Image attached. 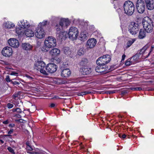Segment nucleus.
<instances>
[{
    "mask_svg": "<svg viewBox=\"0 0 154 154\" xmlns=\"http://www.w3.org/2000/svg\"><path fill=\"white\" fill-rule=\"evenodd\" d=\"M124 13L128 16H131L134 11V6L133 3L130 1H125L123 5Z\"/></svg>",
    "mask_w": 154,
    "mask_h": 154,
    "instance_id": "1",
    "label": "nucleus"
},
{
    "mask_svg": "<svg viewBox=\"0 0 154 154\" xmlns=\"http://www.w3.org/2000/svg\"><path fill=\"white\" fill-rule=\"evenodd\" d=\"M45 44V47L43 48L42 51L45 52H46L48 51L46 48H52L56 46L57 45L56 39L52 36H49L46 38Z\"/></svg>",
    "mask_w": 154,
    "mask_h": 154,
    "instance_id": "2",
    "label": "nucleus"
},
{
    "mask_svg": "<svg viewBox=\"0 0 154 154\" xmlns=\"http://www.w3.org/2000/svg\"><path fill=\"white\" fill-rule=\"evenodd\" d=\"M147 20H143L142 23L145 30L147 33L151 32L153 30V24L152 21L148 17Z\"/></svg>",
    "mask_w": 154,
    "mask_h": 154,
    "instance_id": "3",
    "label": "nucleus"
},
{
    "mask_svg": "<svg viewBox=\"0 0 154 154\" xmlns=\"http://www.w3.org/2000/svg\"><path fill=\"white\" fill-rule=\"evenodd\" d=\"M109 55H106L99 57L96 60L97 65H106L111 60Z\"/></svg>",
    "mask_w": 154,
    "mask_h": 154,
    "instance_id": "4",
    "label": "nucleus"
},
{
    "mask_svg": "<svg viewBox=\"0 0 154 154\" xmlns=\"http://www.w3.org/2000/svg\"><path fill=\"white\" fill-rule=\"evenodd\" d=\"M128 31L132 35L136 34L138 32L139 29V25L134 22H132L128 26Z\"/></svg>",
    "mask_w": 154,
    "mask_h": 154,
    "instance_id": "5",
    "label": "nucleus"
},
{
    "mask_svg": "<svg viewBox=\"0 0 154 154\" xmlns=\"http://www.w3.org/2000/svg\"><path fill=\"white\" fill-rule=\"evenodd\" d=\"M69 37L71 40L76 39L79 34L78 30L74 27H72L69 29L68 32Z\"/></svg>",
    "mask_w": 154,
    "mask_h": 154,
    "instance_id": "6",
    "label": "nucleus"
},
{
    "mask_svg": "<svg viewBox=\"0 0 154 154\" xmlns=\"http://www.w3.org/2000/svg\"><path fill=\"white\" fill-rule=\"evenodd\" d=\"M136 6L137 11L139 13L141 14L144 12L145 6L143 0H137Z\"/></svg>",
    "mask_w": 154,
    "mask_h": 154,
    "instance_id": "7",
    "label": "nucleus"
},
{
    "mask_svg": "<svg viewBox=\"0 0 154 154\" xmlns=\"http://www.w3.org/2000/svg\"><path fill=\"white\" fill-rule=\"evenodd\" d=\"M97 65L95 69L97 72L104 74L109 72V69H108V67L106 65Z\"/></svg>",
    "mask_w": 154,
    "mask_h": 154,
    "instance_id": "8",
    "label": "nucleus"
},
{
    "mask_svg": "<svg viewBox=\"0 0 154 154\" xmlns=\"http://www.w3.org/2000/svg\"><path fill=\"white\" fill-rule=\"evenodd\" d=\"M36 65L37 66V69L38 71H39L41 73L44 75H48V74L45 70V64L43 61H38V63L36 64Z\"/></svg>",
    "mask_w": 154,
    "mask_h": 154,
    "instance_id": "9",
    "label": "nucleus"
},
{
    "mask_svg": "<svg viewBox=\"0 0 154 154\" xmlns=\"http://www.w3.org/2000/svg\"><path fill=\"white\" fill-rule=\"evenodd\" d=\"M57 68V67L56 64L53 63H50L48 64L45 67V69L48 74V73H52L56 71Z\"/></svg>",
    "mask_w": 154,
    "mask_h": 154,
    "instance_id": "10",
    "label": "nucleus"
},
{
    "mask_svg": "<svg viewBox=\"0 0 154 154\" xmlns=\"http://www.w3.org/2000/svg\"><path fill=\"white\" fill-rule=\"evenodd\" d=\"M45 32L44 30L42 27H38L35 32L36 37L38 38H42L45 36Z\"/></svg>",
    "mask_w": 154,
    "mask_h": 154,
    "instance_id": "11",
    "label": "nucleus"
},
{
    "mask_svg": "<svg viewBox=\"0 0 154 154\" xmlns=\"http://www.w3.org/2000/svg\"><path fill=\"white\" fill-rule=\"evenodd\" d=\"M57 34L56 36L57 39L59 40H61L66 35V32H65L63 31L62 29L60 28L59 26L57 25Z\"/></svg>",
    "mask_w": 154,
    "mask_h": 154,
    "instance_id": "12",
    "label": "nucleus"
},
{
    "mask_svg": "<svg viewBox=\"0 0 154 154\" xmlns=\"http://www.w3.org/2000/svg\"><path fill=\"white\" fill-rule=\"evenodd\" d=\"M2 53L3 56L5 57H9L12 55L13 51L12 48H11L6 47L3 49Z\"/></svg>",
    "mask_w": 154,
    "mask_h": 154,
    "instance_id": "13",
    "label": "nucleus"
},
{
    "mask_svg": "<svg viewBox=\"0 0 154 154\" xmlns=\"http://www.w3.org/2000/svg\"><path fill=\"white\" fill-rule=\"evenodd\" d=\"M8 42L9 45L14 48H17L19 46V42L15 38H10L8 40Z\"/></svg>",
    "mask_w": 154,
    "mask_h": 154,
    "instance_id": "14",
    "label": "nucleus"
},
{
    "mask_svg": "<svg viewBox=\"0 0 154 154\" xmlns=\"http://www.w3.org/2000/svg\"><path fill=\"white\" fill-rule=\"evenodd\" d=\"M147 8L149 10H152L154 8V1L153 0H144Z\"/></svg>",
    "mask_w": 154,
    "mask_h": 154,
    "instance_id": "15",
    "label": "nucleus"
},
{
    "mask_svg": "<svg viewBox=\"0 0 154 154\" xmlns=\"http://www.w3.org/2000/svg\"><path fill=\"white\" fill-rule=\"evenodd\" d=\"M70 24V22L68 19H62L60 20V22L59 25L60 26L61 29H62L63 27L66 26L67 27L69 26Z\"/></svg>",
    "mask_w": 154,
    "mask_h": 154,
    "instance_id": "16",
    "label": "nucleus"
},
{
    "mask_svg": "<svg viewBox=\"0 0 154 154\" xmlns=\"http://www.w3.org/2000/svg\"><path fill=\"white\" fill-rule=\"evenodd\" d=\"M97 43L96 39L92 38L88 40L87 42L88 47L90 48H92Z\"/></svg>",
    "mask_w": 154,
    "mask_h": 154,
    "instance_id": "17",
    "label": "nucleus"
},
{
    "mask_svg": "<svg viewBox=\"0 0 154 154\" xmlns=\"http://www.w3.org/2000/svg\"><path fill=\"white\" fill-rule=\"evenodd\" d=\"M71 73L70 70L69 69H65L63 70L61 72V75L64 77H68Z\"/></svg>",
    "mask_w": 154,
    "mask_h": 154,
    "instance_id": "18",
    "label": "nucleus"
},
{
    "mask_svg": "<svg viewBox=\"0 0 154 154\" xmlns=\"http://www.w3.org/2000/svg\"><path fill=\"white\" fill-rule=\"evenodd\" d=\"M25 35L27 37H30L34 35V32L31 29H27L24 31Z\"/></svg>",
    "mask_w": 154,
    "mask_h": 154,
    "instance_id": "19",
    "label": "nucleus"
},
{
    "mask_svg": "<svg viewBox=\"0 0 154 154\" xmlns=\"http://www.w3.org/2000/svg\"><path fill=\"white\" fill-rule=\"evenodd\" d=\"M60 50L56 48H54L52 49L50 52V54L52 56H56L60 54Z\"/></svg>",
    "mask_w": 154,
    "mask_h": 154,
    "instance_id": "20",
    "label": "nucleus"
},
{
    "mask_svg": "<svg viewBox=\"0 0 154 154\" xmlns=\"http://www.w3.org/2000/svg\"><path fill=\"white\" fill-rule=\"evenodd\" d=\"M4 27L6 29L12 28L14 27V25L11 22H8L5 23L4 24Z\"/></svg>",
    "mask_w": 154,
    "mask_h": 154,
    "instance_id": "21",
    "label": "nucleus"
},
{
    "mask_svg": "<svg viewBox=\"0 0 154 154\" xmlns=\"http://www.w3.org/2000/svg\"><path fill=\"white\" fill-rule=\"evenodd\" d=\"M22 47L23 49L26 50H29L32 48V46L28 43H23Z\"/></svg>",
    "mask_w": 154,
    "mask_h": 154,
    "instance_id": "22",
    "label": "nucleus"
},
{
    "mask_svg": "<svg viewBox=\"0 0 154 154\" xmlns=\"http://www.w3.org/2000/svg\"><path fill=\"white\" fill-rule=\"evenodd\" d=\"M91 69L87 67H84L82 68V73L85 75L88 74L91 72Z\"/></svg>",
    "mask_w": 154,
    "mask_h": 154,
    "instance_id": "23",
    "label": "nucleus"
},
{
    "mask_svg": "<svg viewBox=\"0 0 154 154\" xmlns=\"http://www.w3.org/2000/svg\"><path fill=\"white\" fill-rule=\"evenodd\" d=\"M146 36V32L143 29L140 30L138 37L140 39H143Z\"/></svg>",
    "mask_w": 154,
    "mask_h": 154,
    "instance_id": "24",
    "label": "nucleus"
},
{
    "mask_svg": "<svg viewBox=\"0 0 154 154\" xmlns=\"http://www.w3.org/2000/svg\"><path fill=\"white\" fill-rule=\"evenodd\" d=\"M21 24L20 25V27L21 28L24 29L29 27V25L27 22H24V20L20 21Z\"/></svg>",
    "mask_w": 154,
    "mask_h": 154,
    "instance_id": "25",
    "label": "nucleus"
},
{
    "mask_svg": "<svg viewBox=\"0 0 154 154\" xmlns=\"http://www.w3.org/2000/svg\"><path fill=\"white\" fill-rule=\"evenodd\" d=\"M88 62V60L86 58H83L80 62L79 64L82 66H85Z\"/></svg>",
    "mask_w": 154,
    "mask_h": 154,
    "instance_id": "26",
    "label": "nucleus"
},
{
    "mask_svg": "<svg viewBox=\"0 0 154 154\" xmlns=\"http://www.w3.org/2000/svg\"><path fill=\"white\" fill-rule=\"evenodd\" d=\"M16 32L18 35H23L24 33L23 30L20 27H17L16 29Z\"/></svg>",
    "mask_w": 154,
    "mask_h": 154,
    "instance_id": "27",
    "label": "nucleus"
},
{
    "mask_svg": "<svg viewBox=\"0 0 154 154\" xmlns=\"http://www.w3.org/2000/svg\"><path fill=\"white\" fill-rule=\"evenodd\" d=\"M140 57L139 54H136L135 55L132 56L130 58L132 61H133V63L137 60Z\"/></svg>",
    "mask_w": 154,
    "mask_h": 154,
    "instance_id": "28",
    "label": "nucleus"
},
{
    "mask_svg": "<svg viewBox=\"0 0 154 154\" xmlns=\"http://www.w3.org/2000/svg\"><path fill=\"white\" fill-rule=\"evenodd\" d=\"M57 83L58 84H63L67 83L66 80H63L61 79L58 78L57 80Z\"/></svg>",
    "mask_w": 154,
    "mask_h": 154,
    "instance_id": "29",
    "label": "nucleus"
},
{
    "mask_svg": "<svg viewBox=\"0 0 154 154\" xmlns=\"http://www.w3.org/2000/svg\"><path fill=\"white\" fill-rule=\"evenodd\" d=\"M63 51L66 55H69L71 53V51L69 48L67 47H65L63 48Z\"/></svg>",
    "mask_w": 154,
    "mask_h": 154,
    "instance_id": "30",
    "label": "nucleus"
},
{
    "mask_svg": "<svg viewBox=\"0 0 154 154\" xmlns=\"http://www.w3.org/2000/svg\"><path fill=\"white\" fill-rule=\"evenodd\" d=\"M85 51V49L84 48H81L78 51L77 54L78 55L81 56L84 54Z\"/></svg>",
    "mask_w": 154,
    "mask_h": 154,
    "instance_id": "31",
    "label": "nucleus"
},
{
    "mask_svg": "<svg viewBox=\"0 0 154 154\" xmlns=\"http://www.w3.org/2000/svg\"><path fill=\"white\" fill-rule=\"evenodd\" d=\"M133 63V61L130 58L128 59L126 61L125 64L126 66H129Z\"/></svg>",
    "mask_w": 154,
    "mask_h": 154,
    "instance_id": "32",
    "label": "nucleus"
},
{
    "mask_svg": "<svg viewBox=\"0 0 154 154\" xmlns=\"http://www.w3.org/2000/svg\"><path fill=\"white\" fill-rule=\"evenodd\" d=\"M134 39H132L131 40H129L127 43V45L126 48H129L134 43Z\"/></svg>",
    "mask_w": 154,
    "mask_h": 154,
    "instance_id": "33",
    "label": "nucleus"
},
{
    "mask_svg": "<svg viewBox=\"0 0 154 154\" xmlns=\"http://www.w3.org/2000/svg\"><path fill=\"white\" fill-rule=\"evenodd\" d=\"M48 23L47 21H43L42 23H39L38 24V26L39 27H42L43 28V27L45 25L47 24Z\"/></svg>",
    "mask_w": 154,
    "mask_h": 154,
    "instance_id": "34",
    "label": "nucleus"
},
{
    "mask_svg": "<svg viewBox=\"0 0 154 154\" xmlns=\"http://www.w3.org/2000/svg\"><path fill=\"white\" fill-rule=\"evenodd\" d=\"M7 149L11 153L13 154H15V152H14V150L11 147H9L7 148Z\"/></svg>",
    "mask_w": 154,
    "mask_h": 154,
    "instance_id": "35",
    "label": "nucleus"
},
{
    "mask_svg": "<svg viewBox=\"0 0 154 154\" xmlns=\"http://www.w3.org/2000/svg\"><path fill=\"white\" fill-rule=\"evenodd\" d=\"M81 93L82 94V96H83L84 95L91 94V92L88 91H83L82 92H81Z\"/></svg>",
    "mask_w": 154,
    "mask_h": 154,
    "instance_id": "36",
    "label": "nucleus"
},
{
    "mask_svg": "<svg viewBox=\"0 0 154 154\" xmlns=\"http://www.w3.org/2000/svg\"><path fill=\"white\" fill-rule=\"evenodd\" d=\"M87 36L86 34H81V36L80 37V40H84L85 39Z\"/></svg>",
    "mask_w": 154,
    "mask_h": 154,
    "instance_id": "37",
    "label": "nucleus"
},
{
    "mask_svg": "<svg viewBox=\"0 0 154 154\" xmlns=\"http://www.w3.org/2000/svg\"><path fill=\"white\" fill-rule=\"evenodd\" d=\"M5 80L7 82H10L11 83V82L12 81V80L10 79L9 76V75H7L6 76Z\"/></svg>",
    "mask_w": 154,
    "mask_h": 154,
    "instance_id": "38",
    "label": "nucleus"
},
{
    "mask_svg": "<svg viewBox=\"0 0 154 154\" xmlns=\"http://www.w3.org/2000/svg\"><path fill=\"white\" fill-rule=\"evenodd\" d=\"M7 106L9 109H11L13 106V105L10 103H8Z\"/></svg>",
    "mask_w": 154,
    "mask_h": 154,
    "instance_id": "39",
    "label": "nucleus"
},
{
    "mask_svg": "<svg viewBox=\"0 0 154 154\" xmlns=\"http://www.w3.org/2000/svg\"><path fill=\"white\" fill-rule=\"evenodd\" d=\"M133 90H136V91H140L142 90V88L141 87H136V88H133Z\"/></svg>",
    "mask_w": 154,
    "mask_h": 154,
    "instance_id": "40",
    "label": "nucleus"
},
{
    "mask_svg": "<svg viewBox=\"0 0 154 154\" xmlns=\"http://www.w3.org/2000/svg\"><path fill=\"white\" fill-rule=\"evenodd\" d=\"M26 76L30 80H32L33 78L32 77L26 74Z\"/></svg>",
    "mask_w": 154,
    "mask_h": 154,
    "instance_id": "41",
    "label": "nucleus"
},
{
    "mask_svg": "<svg viewBox=\"0 0 154 154\" xmlns=\"http://www.w3.org/2000/svg\"><path fill=\"white\" fill-rule=\"evenodd\" d=\"M16 112L18 113H21L22 112V110L20 108H16Z\"/></svg>",
    "mask_w": 154,
    "mask_h": 154,
    "instance_id": "42",
    "label": "nucleus"
},
{
    "mask_svg": "<svg viewBox=\"0 0 154 154\" xmlns=\"http://www.w3.org/2000/svg\"><path fill=\"white\" fill-rule=\"evenodd\" d=\"M11 83L13 84V85H18L20 84V83L19 82L16 81L13 82L12 81L11 82Z\"/></svg>",
    "mask_w": 154,
    "mask_h": 154,
    "instance_id": "43",
    "label": "nucleus"
},
{
    "mask_svg": "<svg viewBox=\"0 0 154 154\" xmlns=\"http://www.w3.org/2000/svg\"><path fill=\"white\" fill-rule=\"evenodd\" d=\"M154 48V47H153L152 46H151L150 49V51H149V53L147 56L146 57H147L148 56H149V55L151 52L152 51V50H153Z\"/></svg>",
    "mask_w": 154,
    "mask_h": 154,
    "instance_id": "44",
    "label": "nucleus"
},
{
    "mask_svg": "<svg viewBox=\"0 0 154 154\" xmlns=\"http://www.w3.org/2000/svg\"><path fill=\"white\" fill-rule=\"evenodd\" d=\"M119 137H122L123 138H125L126 137V135L125 134H123V135H122L121 134H119Z\"/></svg>",
    "mask_w": 154,
    "mask_h": 154,
    "instance_id": "45",
    "label": "nucleus"
},
{
    "mask_svg": "<svg viewBox=\"0 0 154 154\" xmlns=\"http://www.w3.org/2000/svg\"><path fill=\"white\" fill-rule=\"evenodd\" d=\"M26 148L29 150L31 151L33 150V149L31 146L26 147Z\"/></svg>",
    "mask_w": 154,
    "mask_h": 154,
    "instance_id": "46",
    "label": "nucleus"
},
{
    "mask_svg": "<svg viewBox=\"0 0 154 154\" xmlns=\"http://www.w3.org/2000/svg\"><path fill=\"white\" fill-rule=\"evenodd\" d=\"M145 51L143 50H142V49H141L139 53H137L138 54H139V55L140 56V55L143 54Z\"/></svg>",
    "mask_w": 154,
    "mask_h": 154,
    "instance_id": "47",
    "label": "nucleus"
},
{
    "mask_svg": "<svg viewBox=\"0 0 154 154\" xmlns=\"http://www.w3.org/2000/svg\"><path fill=\"white\" fill-rule=\"evenodd\" d=\"M148 48V46H145L144 47H143V48H142L141 49H142V50H143L145 51H146V50Z\"/></svg>",
    "mask_w": 154,
    "mask_h": 154,
    "instance_id": "48",
    "label": "nucleus"
},
{
    "mask_svg": "<svg viewBox=\"0 0 154 154\" xmlns=\"http://www.w3.org/2000/svg\"><path fill=\"white\" fill-rule=\"evenodd\" d=\"M13 131H14V129H11L8 132V134H12L13 132Z\"/></svg>",
    "mask_w": 154,
    "mask_h": 154,
    "instance_id": "49",
    "label": "nucleus"
},
{
    "mask_svg": "<svg viewBox=\"0 0 154 154\" xmlns=\"http://www.w3.org/2000/svg\"><path fill=\"white\" fill-rule=\"evenodd\" d=\"M17 73L14 72H12L10 74L11 75H17Z\"/></svg>",
    "mask_w": 154,
    "mask_h": 154,
    "instance_id": "50",
    "label": "nucleus"
},
{
    "mask_svg": "<svg viewBox=\"0 0 154 154\" xmlns=\"http://www.w3.org/2000/svg\"><path fill=\"white\" fill-rule=\"evenodd\" d=\"M126 57L125 55V54H124L122 56V61H124L125 60V58Z\"/></svg>",
    "mask_w": 154,
    "mask_h": 154,
    "instance_id": "51",
    "label": "nucleus"
},
{
    "mask_svg": "<svg viewBox=\"0 0 154 154\" xmlns=\"http://www.w3.org/2000/svg\"><path fill=\"white\" fill-rule=\"evenodd\" d=\"M36 154H43V152L42 151H40L39 152L36 151Z\"/></svg>",
    "mask_w": 154,
    "mask_h": 154,
    "instance_id": "52",
    "label": "nucleus"
},
{
    "mask_svg": "<svg viewBox=\"0 0 154 154\" xmlns=\"http://www.w3.org/2000/svg\"><path fill=\"white\" fill-rule=\"evenodd\" d=\"M115 92L114 91H108L106 92L107 94L108 93L109 94H112V93H114Z\"/></svg>",
    "mask_w": 154,
    "mask_h": 154,
    "instance_id": "53",
    "label": "nucleus"
},
{
    "mask_svg": "<svg viewBox=\"0 0 154 154\" xmlns=\"http://www.w3.org/2000/svg\"><path fill=\"white\" fill-rule=\"evenodd\" d=\"M8 120H7L6 121H4L3 122V123L5 124H7L8 123Z\"/></svg>",
    "mask_w": 154,
    "mask_h": 154,
    "instance_id": "54",
    "label": "nucleus"
},
{
    "mask_svg": "<svg viewBox=\"0 0 154 154\" xmlns=\"http://www.w3.org/2000/svg\"><path fill=\"white\" fill-rule=\"evenodd\" d=\"M114 67V66H110V68H108V69H109V70H110V72L112 71V69H113Z\"/></svg>",
    "mask_w": 154,
    "mask_h": 154,
    "instance_id": "55",
    "label": "nucleus"
},
{
    "mask_svg": "<svg viewBox=\"0 0 154 154\" xmlns=\"http://www.w3.org/2000/svg\"><path fill=\"white\" fill-rule=\"evenodd\" d=\"M15 125L14 124H11L9 125V126L11 127H13Z\"/></svg>",
    "mask_w": 154,
    "mask_h": 154,
    "instance_id": "56",
    "label": "nucleus"
},
{
    "mask_svg": "<svg viewBox=\"0 0 154 154\" xmlns=\"http://www.w3.org/2000/svg\"><path fill=\"white\" fill-rule=\"evenodd\" d=\"M55 106V104L54 103H52L51 104L50 106L51 107H54Z\"/></svg>",
    "mask_w": 154,
    "mask_h": 154,
    "instance_id": "57",
    "label": "nucleus"
},
{
    "mask_svg": "<svg viewBox=\"0 0 154 154\" xmlns=\"http://www.w3.org/2000/svg\"><path fill=\"white\" fill-rule=\"evenodd\" d=\"M29 153L31 154H36V152H29Z\"/></svg>",
    "mask_w": 154,
    "mask_h": 154,
    "instance_id": "58",
    "label": "nucleus"
},
{
    "mask_svg": "<svg viewBox=\"0 0 154 154\" xmlns=\"http://www.w3.org/2000/svg\"><path fill=\"white\" fill-rule=\"evenodd\" d=\"M26 144L27 145V146H30V143L28 142H27L26 143Z\"/></svg>",
    "mask_w": 154,
    "mask_h": 154,
    "instance_id": "59",
    "label": "nucleus"
},
{
    "mask_svg": "<svg viewBox=\"0 0 154 154\" xmlns=\"http://www.w3.org/2000/svg\"><path fill=\"white\" fill-rule=\"evenodd\" d=\"M78 95L79 96H82V94L81 92H79L78 93Z\"/></svg>",
    "mask_w": 154,
    "mask_h": 154,
    "instance_id": "60",
    "label": "nucleus"
},
{
    "mask_svg": "<svg viewBox=\"0 0 154 154\" xmlns=\"http://www.w3.org/2000/svg\"><path fill=\"white\" fill-rule=\"evenodd\" d=\"M13 96L15 97V98H16V97H18V94H14L13 95Z\"/></svg>",
    "mask_w": 154,
    "mask_h": 154,
    "instance_id": "61",
    "label": "nucleus"
},
{
    "mask_svg": "<svg viewBox=\"0 0 154 154\" xmlns=\"http://www.w3.org/2000/svg\"><path fill=\"white\" fill-rule=\"evenodd\" d=\"M0 141L2 143H3L4 142V141L2 140H0Z\"/></svg>",
    "mask_w": 154,
    "mask_h": 154,
    "instance_id": "62",
    "label": "nucleus"
},
{
    "mask_svg": "<svg viewBox=\"0 0 154 154\" xmlns=\"http://www.w3.org/2000/svg\"><path fill=\"white\" fill-rule=\"evenodd\" d=\"M12 110L13 112H16V109H13Z\"/></svg>",
    "mask_w": 154,
    "mask_h": 154,
    "instance_id": "63",
    "label": "nucleus"
},
{
    "mask_svg": "<svg viewBox=\"0 0 154 154\" xmlns=\"http://www.w3.org/2000/svg\"><path fill=\"white\" fill-rule=\"evenodd\" d=\"M17 117H18V118H20L21 116L20 115H18V116H17Z\"/></svg>",
    "mask_w": 154,
    "mask_h": 154,
    "instance_id": "64",
    "label": "nucleus"
}]
</instances>
